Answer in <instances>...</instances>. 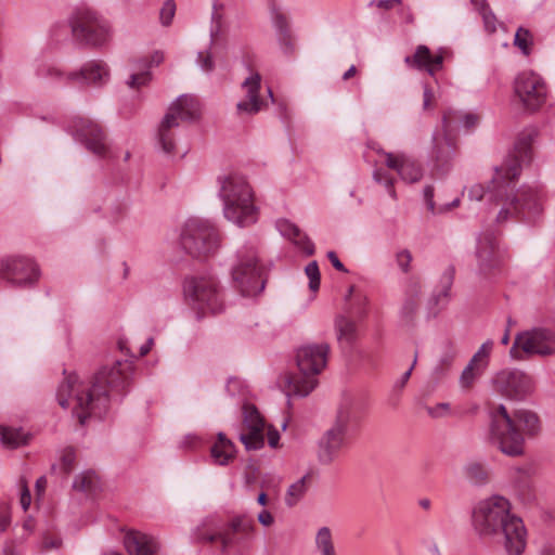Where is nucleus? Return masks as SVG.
<instances>
[{
    "instance_id": "1",
    "label": "nucleus",
    "mask_w": 555,
    "mask_h": 555,
    "mask_svg": "<svg viewBox=\"0 0 555 555\" xmlns=\"http://www.w3.org/2000/svg\"><path fill=\"white\" fill-rule=\"evenodd\" d=\"M530 154L529 140L520 138L515 144L514 153L509 154L504 163L495 168L494 177L487 192L481 184H474L468 189L470 201H481L488 194L489 201L502 205L496 216L499 223L512 217L531 220L542 209L539 192L535 189L522 186L516 193H513L515 181L521 171V165L530 159Z\"/></svg>"
},
{
    "instance_id": "2",
    "label": "nucleus",
    "mask_w": 555,
    "mask_h": 555,
    "mask_svg": "<svg viewBox=\"0 0 555 555\" xmlns=\"http://www.w3.org/2000/svg\"><path fill=\"white\" fill-rule=\"evenodd\" d=\"M131 373V362L116 361L112 366H103L94 375L91 386L86 388L80 387L76 374H69L60 384L56 399L66 409L69 406V398L74 396L73 415L80 425H85L88 418L102 417L105 414L111 397L119 396L126 390Z\"/></svg>"
},
{
    "instance_id": "3",
    "label": "nucleus",
    "mask_w": 555,
    "mask_h": 555,
    "mask_svg": "<svg viewBox=\"0 0 555 555\" xmlns=\"http://www.w3.org/2000/svg\"><path fill=\"white\" fill-rule=\"evenodd\" d=\"M473 527L482 539L503 543L508 555H520L527 531L522 520L511 513L509 502L500 495L482 500L473 511Z\"/></svg>"
},
{
    "instance_id": "4",
    "label": "nucleus",
    "mask_w": 555,
    "mask_h": 555,
    "mask_svg": "<svg viewBox=\"0 0 555 555\" xmlns=\"http://www.w3.org/2000/svg\"><path fill=\"white\" fill-rule=\"evenodd\" d=\"M539 431V417L531 411L517 410L509 415L501 404L491 413L490 441L506 455L522 454L525 436L533 437Z\"/></svg>"
},
{
    "instance_id": "5",
    "label": "nucleus",
    "mask_w": 555,
    "mask_h": 555,
    "mask_svg": "<svg viewBox=\"0 0 555 555\" xmlns=\"http://www.w3.org/2000/svg\"><path fill=\"white\" fill-rule=\"evenodd\" d=\"M219 197L223 203L224 217L240 225L248 227L257 221L254 194L246 178L237 172L218 177Z\"/></svg>"
},
{
    "instance_id": "6",
    "label": "nucleus",
    "mask_w": 555,
    "mask_h": 555,
    "mask_svg": "<svg viewBox=\"0 0 555 555\" xmlns=\"http://www.w3.org/2000/svg\"><path fill=\"white\" fill-rule=\"evenodd\" d=\"M328 352L327 344H309L298 348L296 362L299 374L284 377V390L288 397H306L317 387L315 376L325 367Z\"/></svg>"
},
{
    "instance_id": "7",
    "label": "nucleus",
    "mask_w": 555,
    "mask_h": 555,
    "mask_svg": "<svg viewBox=\"0 0 555 555\" xmlns=\"http://www.w3.org/2000/svg\"><path fill=\"white\" fill-rule=\"evenodd\" d=\"M478 115L474 113H463L460 111L448 109L443 113L440 130L433 134V159L434 172L437 176L446 175L451 168V160L455 155L456 144L453 131L456 126H462L470 130L477 126Z\"/></svg>"
},
{
    "instance_id": "8",
    "label": "nucleus",
    "mask_w": 555,
    "mask_h": 555,
    "mask_svg": "<svg viewBox=\"0 0 555 555\" xmlns=\"http://www.w3.org/2000/svg\"><path fill=\"white\" fill-rule=\"evenodd\" d=\"M236 263L232 268L235 287L243 296L260 294L267 284L268 267L259 259L256 247L244 245L237 250Z\"/></svg>"
},
{
    "instance_id": "9",
    "label": "nucleus",
    "mask_w": 555,
    "mask_h": 555,
    "mask_svg": "<svg viewBox=\"0 0 555 555\" xmlns=\"http://www.w3.org/2000/svg\"><path fill=\"white\" fill-rule=\"evenodd\" d=\"M199 115L198 101L192 95H181L169 106L157 130V144L166 154L176 146V131L181 122L193 121Z\"/></svg>"
},
{
    "instance_id": "10",
    "label": "nucleus",
    "mask_w": 555,
    "mask_h": 555,
    "mask_svg": "<svg viewBox=\"0 0 555 555\" xmlns=\"http://www.w3.org/2000/svg\"><path fill=\"white\" fill-rule=\"evenodd\" d=\"M68 23L74 40L80 44L99 48L111 37L109 23L91 8H77Z\"/></svg>"
},
{
    "instance_id": "11",
    "label": "nucleus",
    "mask_w": 555,
    "mask_h": 555,
    "mask_svg": "<svg viewBox=\"0 0 555 555\" xmlns=\"http://www.w3.org/2000/svg\"><path fill=\"white\" fill-rule=\"evenodd\" d=\"M184 293L193 308L197 310L198 318L207 312L217 314L224 309L222 292L214 275H195L185 279Z\"/></svg>"
},
{
    "instance_id": "12",
    "label": "nucleus",
    "mask_w": 555,
    "mask_h": 555,
    "mask_svg": "<svg viewBox=\"0 0 555 555\" xmlns=\"http://www.w3.org/2000/svg\"><path fill=\"white\" fill-rule=\"evenodd\" d=\"M180 244L186 254L201 259L217 251L219 234L209 221L191 218L182 228Z\"/></svg>"
},
{
    "instance_id": "13",
    "label": "nucleus",
    "mask_w": 555,
    "mask_h": 555,
    "mask_svg": "<svg viewBox=\"0 0 555 555\" xmlns=\"http://www.w3.org/2000/svg\"><path fill=\"white\" fill-rule=\"evenodd\" d=\"M555 353V332L545 327H533L519 332L514 339L509 354L522 361L532 356L547 357Z\"/></svg>"
},
{
    "instance_id": "14",
    "label": "nucleus",
    "mask_w": 555,
    "mask_h": 555,
    "mask_svg": "<svg viewBox=\"0 0 555 555\" xmlns=\"http://www.w3.org/2000/svg\"><path fill=\"white\" fill-rule=\"evenodd\" d=\"M353 412L349 408L340 409L333 425L324 431L318 441V461L323 465L332 464L347 443V433Z\"/></svg>"
},
{
    "instance_id": "15",
    "label": "nucleus",
    "mask_w": 555,
    "mask_h": 555,
    "mask_svg": "<svg viewBox=\"0 0 555 555\" xmlns=\"http://www.w3.org/2000/svg\"><path fill=\"white\" fill-rule=\"evenodd\" d=\"M254 530L255 524L251 518L237 516L230 521L222 532H203L201 528H196L194 538L197 541L203 542L220 541L222 551L224 553H230L232 548H241L248 540H250Z\"/></svg>"
},
{
    "instance_id": "16",
    "label": "nucleus",
    "mask_w": 555,
    "mask_h": 555,
    "mask_svg": "<svg viewBox=\"0 0 555 555\" xmlns=\"http://www.w3.org/2000/svg\"><path fill=\"white\" fill-rule=\"evenodd\" d=\"M40 276V268L31 258L16 256L0 260V278L16 287H33Z\"/></svg>"
},
{
    "instance_id": "17",
    "label": "nucleus",
    "mask_w": 555,
    "mask_h": 555,
    "mask_svg": "<svg viewBox=\"0 0 555 555\" xmlns=\"http://www.w3.org/2000/svg\"><path fill=\"white\" fill-rule=\"evenodd\" d=\"M514 90L524 106L530 111L538 109L546 98L545 82L532 72L520 73L515 79Z\"/></svg>"
},
{
    "instance_id": "18",
    "label": "nucleus",
    "mask_w": 555,
    "mask_h": 555,
    "mask_svg": "<svg viewBox=\"0 0 555 555\" xmlns=\"http://www.w3.org/2000/svg\"><path fill=\"white\" fill-rule=\"evenodd\" d=\"M72 131L77 141L91 153L104 156L107 152L106 134L103 128L91 119L76 117L72 121Z\"/></svg>"
},
{
    "instance_id": "19",
    "label": "nucleus",
    "mask_w": 555,
    "mask_h": 555,
    "mask_svg": "<svg viewBox=\"0 0 555 555\" xmlns=\"http://www.w3.org/2000/svg\"><path fill=\"white\" fill-rule=\"evenodd\" d=\"M95 70L96 79H103L106 72L100 63H86L80 70L65 72L61 67L51 63H41L36 69V76L48 82L72 85L78 78H85L88 72Z\"/></svg>"
},
{
    "instance_id": "20",
    "label": "nucleus",
    "mask_w": 555,
    "mask_h": 555,
    "mask_svg": "<svg viewBox=\"0 0 555 555\" xmlns=\"http://www.w3.org/2000/svg\"><path fill=\"white\" fill-rule=\"evenodd\" d=\"M476 257L478 262V272L485 278L499 271L501 266V254L494 232L486 231L478 236Z\"/></svg>"
},
{
    "instance_id": "21",
    "label": "nucleus",
    "mask_w": 555,
    "mask_h": 555,
    "mask_svg": "<svg viewBox=\"0 0 555 555\" xmlns=\"http://www.w3.org/2000/svg\"><path fill=\"white\" fill-rule=\"evenodd\" d=\"M243 428L240 433L241 442L248 451L261 449L264 446V420L253 404L243 406Z\"/></svg>"
},
{
    "instance_id": "22",
    "label": "nucleus",
    "mask_w": 555,
    "mask_h": 555,
    "mask_svg": "<svg viewBox=\"0 0 555 555\" xmlns=\"http://www.w3.org/2000/svg\"><path fill=\"white\" fill-rule=\"evenodd\" d=\"M493 383L502 396L515 400L524 399L532 389L531 378L520 371H501Z\"/></svg>"
},
{
    "instance_id": "23",
    "label": "nucleus",
    "mask_w": 555,
    "mask_h": 555,
    "mask_svg": "<svg viewBox=\"0 0 555 555\" xmlns=\"http://www.w3.org/2000/svg\"><path fill=\"white\" fill-rule=\"evenodd\" d=\"M261 76L258 73L251 74L242 82L245 91V99L236 104L238 114L256 115L267 107V102L260 96Z\"/></svg>"
},
{
    "instance_id": "24",
    "label": "nucleus",
    "mask_w": 555,
    "mask_h": 555,
    "mask_svg": "<svg viewBox=\"0 0 555 555\" xmlns=\"http://www.w3.org/2000/svg\"><path fill=\"white\" fill-rule=\"evenodd\" d=\"M377 152L385 157L386 166L396 170L403 181L414 183L421 180L423 176L421 167L406 155L388 153L383 150Z\"/></svg>"
},
{
    "instance_id": "25",
    "label": "nucleus",
    "mask_w": 555,
    "mask_h": 555,
    "mask_svg": "<svg viewBox=\"0 0 555 555\" xmlns=\"http://www.w3.org/2000/svg\"><path fill=\"white\" fill-rule=\"evenodd\" d=\"M404 63L410 68L425 70L430 76H435L442 68L443 55L433 54L427 46L420 44L413 55L404 57Z\"/></svg>"
},
{
    "instance_id": "26",
    "label": "nucleus",
    "mask_w": 555,
    "mask_h": 555,
    "mask_svg": "<svg viewBox=\"0 0 555 555\" xmlns=\"http://www.w3.org/2000/svg\"><path fill=\"white\" fill-rule=\"evenodd\" d=\"M280 233L291 240L306 255L314 254V245L311 240L293 222L286 219L279 220L276 223Z\"/></svg>"
},
{
    "instance_id": "27",
    "label": "nucleus",
    "mask_w": 555,
    "mask_h": 555,
    "mask_svg": "<svg viewBox=\"0 0 555 555\" xmlns=\"http://www.w3.org/2000/svg\"><path fill=\"white\" fill-rule=\"evenodd\" d=\"M124 543L130 555H154L157 550L154 538L135 531L128 532Z\"/></svg>"
},
{
    "instance_id": "28",
    "label": "nucleus",
    "mask_w": 555,
    "mask_h": 555,
    "mask_svg": "<svg viewBox=\"0 0 555 555\" xmlns=\"http://www.w3.org/2000/svg\"><path fill=\"white\" fill-rule=\"evenodd\" d=\"M234 443L223 434L217 435V440L210 447V457L215 465L227 466L235 457Z\"/></svg>"
},
{
    "instance_id": "29",
    "label": "nucleus",
    "mask_w": 555,
    "mask_h": 555,
    "mask_svg": "<svg viewBox=\"0 0 555 555\" xmlns=\"http://www.w3.org/2000/svg\"><path fill=\"white\" fill-rule=\"evenodd\" d=\"M273 25L278 31L279 42L286 54L294 51V44L292 40V34L287 17L276 9L272 10Z\"/></svg>"
},
{
    "instance_id": "30",
    "label": "nucleus",
    "mask_w": 555,
    "mask_h": 555,
    "mask_svg": "<svg viewBox=\"0 0 555 555\" xmlns=\"http://www.w3.org/2000/svg\"><path fill=\"white\" fill-rule=\"evenodd\" d=\"M335 331L337 340L341 347H350L357 338L356 322L345 315L336 318Z\"/></svg>"
},
{
    "instance_id": "31",
    "label": "nucleus",
    "mask_w": 555,
    "mask_h": 555,
    "mask_svg": "<svg viewBox=\"0 0 555 555\" xmlns=\"http://www.w3.org/2000/svg\"><path fill=\"white\" fill-rule=\"evenodd\" d=\"M421 294V285L416 282L411 283L405 292V298L400 311L402 320L406 323L411 322L418 308V296Z\"/></svg>"
},
{
    "instance_id": "32",
    "label": "nucleus",
    "mask_w": 555,
    "mask_h": 555,
    "mask_svg": "<svg viewBox=\"0 0 555 555\" xmlns=\"http://www.w3.org/2000/svg\"><path fill=\"white\" fill-rule=\"evenodd\" d=\"M31 435L22 428L4 427L0 425V440L10 449H16L29 442Z\"/></svg>"
},
{
    "instance_id": "33",
    "label": "nucleus",
    "mask_w": 555,
    "mask_h": 555,
    "mask_svg": "<svg viewBox=\"0 0 555 555\" xmlns=\"http://www.w3.org/2000/svg\"><path fill=\"white\" fill-rule=\"evenodd\" d=\"M465 478L475 486H481L488 482L489 472L487 467L479 462H469L463 467Z\"/></svg>"
},
{
    "instance_id": "34",
    "label": "nucleus",
    "mask_w": 555,
    "mask_h": 555,
    "mask_svg": "<svg viewBox=\"0 0 555 555\" xmlns=\"http://www.w3.org/2000/svg\"><path fill=\"white\" fill-rule=\"evenodd\" d=\"M73 488L78 491L93 494L100 488V481L93 472L88 470L75 477Z\"/></svg>"
},
{
    "instance_id": "35",
    "label": "nucleus",
    "mask_w": 555,
    "mask_h": 555,
    "mask_svg": "<svg viewBox=\"0 0 555 555\" xmlns=\"http://www.w3.org/2000/svg\"><path fill=\"white\" fill-rule=\"evenodd\" d=\"M423 194H424V199H425L427 209L434 215L450 211L451 209H453L460 205L459 197H455L450 203L436 205V203L434 201V188L431 185H426L424 188Z\"/></svg>"
},
{
    "instance_id": "36",
    "label": "nucleus",
    "mask_w": 555,
    "mask_h": 555,
    "mask_svg": "<svg viewBox=\"0 0 555 555\" xmlns=\"http://www.w3.org/2000/svg\"><path fill=\"white\" fill-rule=\"evenodd\" d=\"M473 3L482 17L485 29L489 34H493L496 30L498 21L487 0H473Z\"/></svg>"
},
{
    "instance_id": "37",
    "label": "nucleus",
    "mask_w": 555,
    "mask_h": 555,
    "mask_svg": "<svg viewBox=\"0 0 555 555\" xmlns=\"http://www.w3.org/2000/svg\"><path fill=\"white\" fill-rule=\"evenodd\" d=\"M315 545L322 555H336L330 528L322 527L315 537Z\"/></svg>"
},
{
    "instance_id": "38",
    "label": "nucleus",
    "mask_w": 555,
    "mask_h": 555,
    "mask_svg": "<svg viewBox=\"0 0 555 555\" xmlns=\"http://www.w3.org/2000/svg\"><path fill=\"white\" fill-rule=\"evenodd\" d=\"M308 476L301 477L299 480L294 482L289 486L287 489L286 495H285V503L287 506L292 507L302 498V495L306 493L307 486L306 480Z\"/></svg>"
},
{
    "instance_id": "39",
    "label": "nucleus",
    "mask_w": 555,
    "mask_h": 555,
    "mask_svg": "<svg viewBox=\"0 0 555 555\" xmlns=\"http://www.w3.org/2000/svg\"><path fill=\"white\" fill-rule=\"evenodd\" d=\"M89 63H100L104 66L106 75L103 77V79H96L98 73L95 70H90L85 75V78H78L76 81H74V85H81V86H93V87H101L102 85L106 83L109 78V69L107 65L100 60H93Z\"/></svg>"
},
{
    "instance_id": "40",
    "label": "nucleus",
    "mask_w": 555,
    "mask_h": 555,
    "mask_svg": "<svg viewBox=\"0 0 555 555\" xmlns=\"http://www.w3.org/2000/svg\"><path fill=\"white\" fill-rule=\"evenodd\" d=\"M514 44L522 52L524 55H529L533 44V36L531 31L527 28L519 27L515 34Z\"/></svg>"
},
{
    "instance_id": "41",
    "label": "nucleus",
    "mask_w": 555,
    "mask_h": 555,
    "mask_svg": "<svg viewBox=\"0 0 555 555\" xmlns=\"http://www.w3.org/2000/svg\"><path fill=\"white\" fill-rule=\"evenodd\" d=\"M453 284V269L448 270L441 278V289L434 294L433 300L436 305L447 302L450 289Z\"/></svg>"
},
{
    "instance_id": "42",
    "label": "nucleus",
    "mask_w": 555,
    "mask_h": 555,
    "mask_svg": "<svg viewBox=\"0 0 555 555\" xmlns=\"http://www.w3.org/2000/svg\"><path fill=\"white\" fill-rule=\"evenodd\" d=\"M453 284V269L448 270L441 278V289L434 294L433 300L436 305L447 302L450 289Z\"/></svg>"
},
{
    "instance_id": "43",
    "label": "nucleus",
    "mask_w": 555,
    "mask_h": 555,
    "mask_svg": "<svg viewBox=\"0 0 555 555\" xmlns=\"http://www.w3.org/2000/svg\"><path fill=\"white\" fill-rule=\"evenodd\" d=\"M492 347H493L492 340L485 341L479 347L477 352L473 356V358L470 359L469 362L472 363V365H476V366H478V369L485 370L486 366L488 365V359L491 353Z\"/></svg>"
},
{
    "instance_id": "44",
    "label": "nucleus",
    "mask_w": 555,
    "mask_h": 555,
    "mask_svg": "<svg viewBox=\"0 0 555 555\" xmlns=\"http://www.w3.org/2000/svg\"><path fill=\"white\" fill-rule=\"evenodd\" d=\"M483 372V369H478L476 365H472L470 362H468L467 366L462 372V375L460 377V384L463 388H468L473 385L475 379L479 377Z\"/></svg>"
},
{
    "instance_id": "45",
    "label": "nucleus",
    "mask_w": 555,
    "mask_h": 555,
    "mask_svg": "<svg viewBox=\"0 0 555 555\" xmlns=\"http://www.w3.org/2000/svg\"><path fill=\"white\" fill-rule=\"evenodd\" d=\"M305 272L309 278V288L317 292L320 288V270L317 261H311L306 266Z\"/></svg>"
},
{
    "instance_id": "46",
    "label": "nucleus",
    "mask_w": 555,
    "mask_h": 555,
    "mask_svg": "<svg viewBox=\"0 0 555 555\" xmlns=\"http://www.w3.org/2000/svg\"><path fill=\"white\" fill-rule=\"evenodd\" d=\"M373 178L377 183L384 184L389 195L392 198H396V191L393 189V179L383 169H375L373 172Z\"/></svg>"
},
{
    "instance_id": "47",
    "label": "nucleus",
    "mask_w": 555,
    "mask_h": 555,
    "mask_svg": "<svg viewBox=\"0 0 555 555\" xmlns=\"http://www.w3.org/2000/svg\"><path fill=\"white\" fill-rule=\"evenodd\" d=\"M176 14V3L173 0H166L159 12V20L163 26H169Z\"/></svg>"
},
{
    "instance_id": "48",
    "label": "nucleus",
    "mask_w": 555,
    "mask_h": 555,
    "mask_svg": "<svg viewBox=\"0 0 555 555\" xmlns=\"http://www.w3.org/2000/svg\"><path fill=\"white\" fill-rule=\"evenodd\" d=\"M222 12H223V4L219 3L218 1H215L212 4V14H211V20H212L214 26L211 27V30H210V35H211L212 39L220 31L221 21L223 17Z\"/></svg>"
},
{
    "instance_id": "49",
    "label": "nucleus",
    "mask_w": 555,
    "mask_h": 555,
    "mask_svg": "<svg viewBox=\"0 0 555 555\" xmlns=\"http://www.w3.org/2000/svg\"><path fill=\"white\" fill-rule=\"evenodd\" d=\"M76 453L72 447L65 448L61 453V465L64 473L68 474L75 466Z\"/></svg>"
},
{
    "instance_id": "50",
    "label": "nucleus",
    "mask_w": 555,
    "mask_h": 555,
    "mask_svg": "<svg viewBox=\"0 0 555 555\" xmlns=\"http://www.w3.org/2000/svg\"><path fill=\"white\" fill-rule=\"evenodd\" d=\"M151 80V73L149 70H144L141 73L131 74L127 85L130 88H140L141 86H145Z\"/></svg>"
},
{
    "instance_id": "51",
    "label": "nucleus",
    "mask_w": 555,
    "mask_h": 555,
    "mask_svg": "<svg viewBox=\"0 0 555 555\" xmlns=\"http://www.w3.org/2000/svg\"><path fill=\"white\" fill-rule=\"evenodd\" d=\"M197 64L204 72H211L215 67L211 53L209 51L198 52Z\"/></svg>"
},
{
    "instance_id": "52",
    "label": "nucleus",
    "mask_w": 555,
    "mask_h": 555,
    "mask_svg": "<svg viewBox=\"0 0 555 555\" xmlns=\"http://www.w3.org/2000/svg\"><path fill=\"white\" fill-rule=\"evenodd\" d=\"M398 266L403 272H408L412 261V255L408 249L400 250L396 255Z\"/></svg>"
},
{
    "instance_id": "53",
    "label": "nucleus",
    "mask_w": 555,
    "mask_h": 555,
    "mask_svg": "<svg viewBox=\"0 0 555 555\" xmlns=\"http://www.w3.org/2000/svg\"><path fill=\"white\" fill-rule=\"evenodd\" d=\"M450 404L446 402H441L436 404L435 406H430L427 409V412L433 417H442L449 413Z\"/></svg>"
},
{
    "instance_id": "54",
    "label": "nucleus",
    "mask_w": 555,
    "mask_h": 555,
    "mask_svg": "<svg viewBox=\"0 0 555 555\" xmlns=\"http://www.w3.org/2000/svg\"><path fill=\"white\" fill-rule=\"evenodd\" d=\"M21 483H22L21 505L24 511H27V508L29 507L30 502H31V496H30V492L27 487L26 480L21 479Z\"/></svg>"
},
{
    "instance_id": "55",
    "label": "nucleus",
    "mask_w": 555,
    "mask_h": 555,
    "mask_svg": "<svg viewBox=\"0 0 555 555\" xmlns=\"http://www.w3.org/2000/svg\"><path fill=\"white\" fill-rule=\"evenodd\" d=\"M435 100V93L433 89L428 85H424V92H423V108L429 109L433 107V103Z\"/></svg>"
},
{
    "instance_id": "56",
    "label": "nucleus",
    "mask_w": 555,
    "mask_h": 555,
    "mask_svg": "<svg viewBox=\"0 0 555 555\" xmlns=\"http://www.w3.org/2000/svg\"><path fill=\"white\" fill-rule=\"evenodd\" d=\"M61 540L57 537L44 535L42 539V547L44 550L59 548Z\"/></svg>"
},
{
    "instance_id": "57",
    "label": "nucleus",
    "mask_w": 555,
    "mask_h": 555,
    "mask_svg": "<svg viewBox=\"0 0 555 555\" xmlns=\"http://www.w3.org/2000/svg\"><path fill=\"white\" fill-rule=\"evenodd\" d=\"M11 522V517L9 514V511L5 506L0 508V532H3L7 530Z\"/></svg>"
},
{
    "instance_id": "58",
    "label": "nucleus",
    "mask_w": 555,
    "mask_h": 555,
    "mask_svg": "<svg viewBox=\"0 0 555 555\" xmlns=\"http://www.w3.org/2000/svg\"><path fill=\"white\" fill-rule=\"evenodd\" d=\"M399 3H401V0H373L370 5H376L379 9L389 10Z\"/></svg>"
},
{
    "instance_id": "59",
    "label": "nucleus",
    "mask_w": 555,
    "mask_h": 555,
    "mask_svg": "<svg viewBox=\"0 0 555 555\" xmlns=\"http://www.w3.org/2000/svg\"><path fill=\"white\" fill-rule=\"evenodd\" d=\"M268 443L271 448H276L279 446L280 441V434L279 431L273 428L272 426L269 427L268 433Z\"/></svg>"
},
{
    "instance_id": "60",
    "label": "nucleus",
    "mask_w": 555,
    "mask_h": 555,
    "mask_svg": "<svg viewBox=\"0 0 555 555\" xmlns=\"http://www.w3.org/2000/svg\"><path fill=\"white\" fill-rule=\"evenodd\" d=\"M327 258L328 260L331 261L332 266L340 271V272H348V270L346 269V267L343 264V262L338 259L337 255L335 251H328L327 253Z\"/></svg>"
},
{
    "instance_id": "61",
    "label": "nucleus",
    "mask_w": 555,
    "mask_h": 555,
    "mask_svg": "<svg viewBox=\"0 0 555 555\" xmlns=\"http://www.w3.org/2000/svg\"><path fill=\"white\" fill-rule=\"evenodd\" d=\"M258 521L263 526H271L274 521L272 514L266 509L261 511L258 515Z\"/></svg>"
},
{
    "instance_id": "62",
    "label": "nucleus",
    "mask_w": 555,
    "mask_h": 555,
    "mask_svg": "<svg viewBox=\"0 0 555 555\" xmlns=\"http://www.w3.org/2000/svg\"><path fill=\"white\" fill-rule=\"evenodd\" d=\"M417 356H418L417 351H415L411 367L402 375V377L400 379V387H403L405 385V383L409 380L411 373L417 362Z\"/></svg>"
},
{
    "instance_id": "63",
    "label": "nucleus",
    "mask_w": 555,
    "mask_h": 555,
    "mask_svg": "<svg viewBox=\"0 0 555 555\" xmlns=\"http://www.w3.org/2000/svg\"><path fill=\"white\" fill-rule=\"evenodd\" d=\"M153 345H154V339H153V337H150V338L146 340V343H145V344H143V345L140 347V351H139L140 356H141V357L146 356V354L150 352V350L152 349Z\"/></svg>"
},
{
    "instance_id": "64",
    "label": "nucleus",
    "mask_w": 555,
    "mask_h": 555,
    "mask_svg": "<svg viewBox=\"0 0 555 555\" xmlns=\"http://www.w3.org/2000/svg\"><path fill=\"white\" fill-rule=\"evenodd\" d=\"M356 73H357V68H356V66H354V65H351V66L349 67V69H348V70H346V72L344 73V75H343V79H344V80H348V79H350L351 77H353V76L356 75Z\"/></svg>"
}]
</instances>
